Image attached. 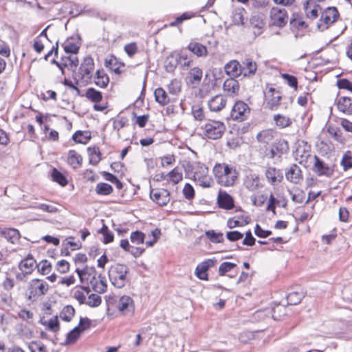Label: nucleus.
I'll list each match as a JSON object with an SVG mask.
<instances>
[{
	"mask_svg": "<svg viewBox=\"0 0 352 352\" xmlns=\"http://www.w3.org/2000/svg\"><path fill=\"white\" fill-rule=\"evenodd\" d=\"M184 170L187 177L203 188H210L214 184L212 177L208 175V168L202 163L188 162L184 166Z\"/></svg>",
	"mask_w": 352,
	"mask_h": 352,
	"instance_id": "1",
	"label": "nucleus"
},
{
	"mask_svg": "<svg viewBox=\"0 0 352 352\" xmlns=\"http://www.w3.org/2000/svg\"><path fill=\"white\" fill-rule=\"evenodd\" d=\"M212 172L217 184L224 187H232L238 180L239 172L231 164L217 163Z\"/></svg>",
	"mask_w": 352,
	"mask_h": 352,
	"instance_id": "2",
	"label": "nucleus"
},
{
	"mask_svg": "<svg viewBox=\"0 0 352 352\" xmlns=\"http://www.w3.org/2000/svg\"><path fill=\"white\" fill-rule=\"evenodd\" d=\"M129 268L125 265L116 263L111 265L108 271L110 282L116 288L124 287L129 281Z\"/></svg>",
	"mask_w": 352,
	"mask_h": 352,
	"instance_id": "3",
	"label": "nucleus"
},
{
	"mask_svg": "<svg viewBox=\"0 0 352 352\" xmlns=\"http://www.w3.org/2000/svg\"><path fill=\"white\" fill-rule=\"evenodd\" d=\"M94 69V59L90 56L85 57L74 78L76 84H78V82L82 84H88L91 82Z\"/></svg>",
	"mask_w": 352,
	"mask_h": 352,
	"instance_id": "4",
	"label": "nucleus"
},
{
	"mask_svg": "<svg viewBox=\"0 0 352 352\" xmlns=\"http://www.w3.org/2000/svg\"><path fill=\"white\" fill-rule=\"evenodd\" d=\"M204 135L211 140H217L222 137L226 131L223 122L217 120H209L203 127Z\"/></svg>",
	"mask_w": 352,
	"mask_h": 352,
	"instance_id": "5",
	"label": "nucleus"
},
{
	"mask_svg": "<svg viewBox=\"0 0 352 352\" xmlns=\"http://www.w3.org/2000/svg\"><path fill=\"white\" fill-rule=\"evenodd\" d=\"M29 289V299L35 300L47 294L49 290V285L45 281L36 278L31 281Z\"/></svg>",
	"mask_w": 352,
	"mask_h": 352,
	"instance_id": "6",
	"label": "nucleus"
},
{
	"mask_svg": "<svg viewBox=\"0 0 352 352\" xmlns=\"http://www.w3.org/2000/svg\"><path fill=\"white\" fill-rule=\"evenodd\" d=\"M339 16V13L336 8L329 7L323 12H321L320 23L318 27L320 30H324L333 23Z\"/></svg>",
	"mask_w": 352,
	"mask_h": 352,
	"instance_id": "7",
	"label": "nucleus"
},
{
	"mask_svg": "<svg viewBox=\"0 0 352 352\" xmlns=\"http://www.w3.org/2000/svg\"><path fill=\"white\" fill-rule=\"evenodd\" d=\"M287 12L285 9L273 7L270 11V24L277 27H283L287 23Z\"/></svg>",
	"mask_w": 352,
	"mask_h": 352,
	"instance_id": "8",
	"label": "nucleus"
},
{
	"mask_svg": "<svg viewBox=\"0 0 352 352\" xmlns=\"http://www.w3.org/2000/svg\"><path fill=\"white\" fill-rule=\"evenodd\" d=\"M117 308L124 316L133 315L135 311V303L131 296L124 295L119 298Z\"/></svg>",
	"mask_w": 352,
	"mask_h": 352,
	"instance_id": "9",
	"label": "nucleus"
},
{
	"mask_svg": "<svg viewBox=\"0 0 352 352\" xmlns=\"http://www.w3.org/2000/svg\"><path fill=\"white\" fill-rule=\"evenodd\" d=\"M250 113V108L247 104L242 101L236 102L232 107L231 117L239 121H243Z\"/></svg>",
	"mask_w": 352,
	"mask_h": 352,
	"instance_id": "10",
	"label": "nucleus"
},
{
	"mask_svg": "<svg viewBox=\"0 0 352 352\" xmlns=\"http://www.w3.org/2000/svg\"><path fill=\"white\" fill-rule=\"evenodd\" d=\"M150 197L151 200L160 206H166L170 201V192L168 190L152 189L150 192Z\"/></svg>",
	"mask_w": 352,
	"mask_h": 352,
	"instance_id": "11",
	"label": "nucleus"
},
{
	"mask_svg": "<svg viewBox=\"0 0 352 352\" xmlns=\"http://www.w3.org/2000/svg\"><path fill=\"white\" fill-rule=\"evenodd\" d=\"M243 185L249 191L256 192L263 187L259 177L256 173H247L243 179Z\"/></svg>",
	"mask_w": 352,
	"mask_h": 352,
	"instance_id": "12",
	"label": "nucleus"
},
{
	"mask_svg": "<svg viewBox=\"0 0 352 352\" xmlns=\"http://www.w3.org/2000/svg\"><path fill=\"white\" fill-rule=\"evenodd\" d=\"M81 283H87L91 284L97 277V272L94 267L86 266L84 269H76Z\"/></svg>",
	"mask_w": 352,
	"mask_h": 352,
	"instance_id": "13",
	"label": "nucleus"
},
{
	"mask_svg": "<svg viewBox=\"0 0 352 352\" xmlns=\"http://www.w3.org/2000/svg\"><path fill=\"white\" fill-rule=\"evenodd\" d=\"M265 97L267 100L266 107L272 111L276 110L281 99L280 93L276 91L274 88L270 87Z\"/></svg>",
	"mask_w": 352,
	"mask_h": 352,
	"instance_id": "14",
	"label": "nucleus"
},
{
	"mask_svg": "<svg viewBox=\"0 0 352 352\" xmlns=\"http://www.w3.org/2000/svg\"><path fill=\"white\" fill-rule=\"evenodd\" d=\"M303 8L307 17L309 19H316L319 13H321V7L314 0H307L303 4Z\"/></svg>",
	"mask_w": 352,
	"mask_h": 352,
	"instance_id": "15",
	"label": "nucleus"
},
{
	"mask_svg": "<svg viewBox=\"0 0 352 352\" xmlns=\"http://www.w3.org/2000/svg\"><path fill=\"white\" fill-rule=\"evenodd\" d=\"M217 200L220 208L228 210L234 207L232 197L224 190H219Z\"/></svg>",
	"mask_w": 352,
	"mask_h": 352,
	"instance_id": "16",
	"label": "nucleus"
},
{
	"mask_svg": "<svg viewBox=\"0 0 352 352\" xmlns=\"http://www.w3.org/2000/svg\"><path fill=\"white\" fill-rule=\"evenodd\" d=\"M265 176L268 182L272 186L280 183L283 179V173L280 169L269 166L265 172Z\"/></svg>",
	"mask_w": 352,
	"mask_h": 352,
	"instance_id": "17",
	"label": "nucleus"
},
{
	"mask_svg": "<svg viewBox=\"0 0 352 352\" xmlns=\"http://www.w3.org/2000/svg\"><path fill=\"white\" fill-rule=\"evenodd\" d=\"M286 179L294 184H299L303 179L302 171L300 167L296 164H292L289 170L285 173Z\"/></svg>",
	"mask_w": 352,
	"mask_h": 352,
	"instance_id": "18",
	"label": "nucleus"
},
{
	"mask_svg": "<svg viewBox=\"0 0 352 352\" xmlns=\"http://www.w3.org/2000/svg\"><path fill=\"white\" fill-rule=\"evenodd\" d=\"M215 264L212 259H207L199 264L195 269V275L201 280H208L207 271Z\"/></svg>",
	"mask_w": 352,
	"mask_h": 352,
	"instance_id": "19",
	"label": "nucleus"
},
{
	"mask_svg": "<svg viewBox=\"0 0 352 352\" xmlns=\"http://www.w3.org/2000/svg\"><path fill=\"white\" fill-rule=\"evenodd\" d=\"M203 76V71L198 67H194L188 72L186 80V82L196 87L199 85Z\"/></svg>",
	"mask_w": 352,
	"mask_h": 352,
	"instance_id": "20",
	"label": "nucleus"
},
{
	"mask_svg": "<svg viewBox=\"0 0 352 352\" xmlns=\"http://www.w3.org/2000/svg\"><path fill=\"white\" fill-rule=\"evenodd\" d=\"M241 76L250 77L255 74L257 70L256 62L250 58H246L241 63Z\"/></svg>",
	"mask_w": 352,
	"mask_h": 352,
	"instance_id": "21",
	"label": "nucleus"
},
{
	"mask_svg": "<svg viewBox=\"0 0 352 352\" xmlns=\"http://www.w3.org/2000/svg\"><path fill=\"white\" fill-rule=\"evenodd\" d=\"M36 267V260L30 254H28V256L19 264V268L21 272H24L25 273L30 274H32Z\"/></svg>",
	"mask_w": 352,
	"mask_h": 352,
	"instance_id": "22",
	"label": "nucleus"
},
{
	"mask_svg": "<svg viewBox=\"0 0 352 352\" xmlns=\"http://www.w3.org/2000/svg\"><path fill=\"white\" fill-rule=\"evenodd\" d=\"M208 104L210 111H219L225 107L226 99L222 95H217L208 101Z\"/></svg>",
	"mask_w": 352,
	"mask_h": 352,
	"instance_id": "23",
	"label": "nucleus"
},
{
	"mask_svg": "<svg viewBox=\"0 0 352 352\" xmlns=\"http://www.w3.org/2000/svg\"><path fill=\"white\" fill-rule=\"evenodd\" d=\"M338 110L346 115H352V98L342 96L338 98L337 102Z\"/></svg>",
	"mask_w": 352,
	"mask_h": 352,
	"instance_id": "24",
	"label": "nucleus"
},
{
	"mask_svg": "<svg viewBox=\"0 0 352 352\" xmlns=\"http://www.w3.org/2000/svg\"><path fill=\"white\" fill-rule=\"evenodd\" d=\"M225 72L232 78L241 76V63L235 60H230L225 65Z\"/></svg>",
	"mask_w": 352,
	"mask_h": 352,
	"instance_id": "25",
	"label": "nucleus"
},
{
	"mask_svg": "<svg viewBox=\"0 0 352 352\" xmlns=\"http://www.w3.org/2000/svg\"><path fill=\"white\" fill-rule=\"evenodd\" d=\"M64 50L67 54H77L80 48L79 38L71 37L63 44Z\"/></svg>",
	"mask_w": 352,
	"mask_h": 352,
	"instance_id": "26",
	"label": "nucleus"
},
{
	"mask_svg": "<svg viewBox=\"0 0 352 352\" xmlns=\"http://www.w3.org/2000/svg\"><path fill=\"white\" fill-rule=\"evenodd\" d=\"M188 50L198 57H206L208 55L207 47L197 42H190L187 47Z\"/></svg>",
	"mask_w": 352,
	"mask_h": 352,
	"instance_id": "27",
	"label": "nucleus"
},
{
	"mask_svg": "<svg viewBox=\"0 0 352 352\" xmlns=\"http://www.w3.org/2000/svg\"><path fill=\"white\" fill-rule=\"evenodd\" d=\"M109 82V78L105 71L103 69L97 70L94 76V83L96 85L100 88H105Z\"/></svg>",
	"mask_w": 352,
	"mask_h": 352,
	"instance_id": "28",
	"label": "nucleus"
},
{
	"mask_svg": "<svg viewBox=\"0 0 352 352\" xmlns=\"http://www.w3.org/2000/svg\"><path fill=\"white\" fill-rule=\"evenodd\" d=\"M82 158L74 150H70L68 153L67 162L74 169L78 168L82 164Z\"/></svg>",
	"mask_w": 352,
	"mask_h": 352,
	"instance_id": "29",
	"label": "nucleus"
},
{
	"mask_svg": "<svg viewBox=\"0 0 352 352\" xmlns=\"http://www.w3.org/2000/svg\"><path fill=\"white\" fill-rule=\"evenodd\" d=\"M315 163L314 167L316 171L319 175H327L329 176L331 174L332 170L330 168L327 166L318 157H314Z\"/></svg>",
	"mask_w": 352,
	"mask_h": 352,
	"instance_id": "30",
	"label": "nucleus"
},
{
	"mask_svg": "<svg viewBox=\"0 0 352 352\" xmlns=\"http://www.w3.org/2000/svg\"><path fill=\"white\" fill-rule=\"evenodd\" d=\"M90 285L93 290L99 294L104 293L107 288L106 280L101 275H99Z\"/></svg>",
	"mask_w": 352,
	"mask_h": 352,
	"instance_id": "31",
	"label": "nucleus"
},
{
	"mask_svg": "<svg viewBox=\"0 0 352 352\" xmlns=\"http://www.w3.org/2000/svg\"><path fill=\"white\" fill-rule=\"evenodd\" d=\"M154 96L156 102L162 106H165L170 102V98L166 91L162 87H158L155 90Z\"/></svg>",
	"mask_w": 352,
	"mask_h": 352,
	"instance_id": "32",
	"label": "nucleus"
},
{
	"mask_svg": "<svg viewBox=\"0 0 352 352\" xmlns=\"http://www.w3.org/2000/svg\"><path fill=\"white\" fill-rule=\"evenodd\" d=\"M87 152L89 157V163L96 166L101 160V153L98 146H94L87 148Z\"/></svg>",
	"mask_w": 352,
	"mask_h": 352,
	"instance_id": "33",
	"label": "nucleus"
},
{
	"mask_svg": "<svg viewBox=\"0 0 352 352\" xmlns=\"http://www.w3.org/2000/svg\"><path fill=\"white\" fill-rule=\"evenodd\" d=\"M274 137V131L272 129H265L256 135L257 140L262 144H269Z\"/></svg>",
	"mask_w": 352,
	"mask_h": 352,
	"instance_id": "34",
	"label": "nucleus"
},
{
	"mask_svg": "<svg viewBox=\"0 0 352 352\" xmlns=\"http://www.w3.org/2000/svg\"><path fill=\"white\" fill-rule=\"evenodd\" d=\"M272 146L278 152L279 157L283 154L287 153L289 148L288 142L284 139L276 140Z\"/></svg>",
	"mask_w": 352,
	"mask_h": 352,
	"instance_id": "35",
	"label": "nucleus"
},
{
	"mask_svg": "<svg viewBox=\"0 0 352 352\" xmlns=\"http://www.w3.org/2000/svg\"><path fill=\"white\" fill-rule=\"evenodd\" d=\"M90 289L89 287H82L81 290L75 291L74 296L80 305L87 304V298Z\"/></svg>",
	"mask_w": 352,
	"mask_h": 352,
	"instance_id": "36",
	"label": "nucleus"
},
{
	"mask_svg": "<svg viewBox=\"0 0 352 352\" xmlns=\"http://www.w3.org/2000/svg\"><path fill=\"white\" fill-rule=\"evenodd\" d=\"M72 139L77 143L86 144L91 139V135L88 131H78L74 133Z\"/></svg>",
	"mask_w": 352,
	"mask_h": 352,
	"instance_id": "37",
	"label": "nucleus"
},
{
	"mask_svg": "<svg viewBox=\"0 0 352 352\" xmlns=\"http://www.w3.org/2000/svg\"><path fill=\"white\" fill-rule=\"evenodd\" d=\"M113 187L104 182L98 183L95 188L96 193L98 195H109L113 192Z\"/></svg>",
	"mask_w": 352,
	"mask_h": 352,
	"instance_id": "38",
	"label": "nucleus"
},
{
	"mask_svg": "<svg viewBox=\"0 0 352 352\" xmlns=\"http://www.w3.org/2000/svg\"><path fill=\"white\" fill-rule=\"evenodd\" d=\"M3 234L8 241H10L12 243H16L20 238V233L19 230L14 228L6 229L3 232Z\"/></svg>",
	"mask_w": 352,
	"mask_h": 352,
	"instance_id": "39",
	"label": "nucleus"
},
{
	"mask_svg": "<svg viewBox=\"0 0 352 352\" xmlns=\"http://www.w3.org/2000/svg\"><path fill=\"white\" fill-rule=\"evenodd\" d=\"M274 120L276 126L281 129L287 127L292 124V120L289 118L280 114L275 115Z\"/></svg>",
	"mask_w": 352,
	"mask_h": 352,
	"instance_id": "40",
	"label": "nucleus"
},
{
	"mask_svg": "<svg viewBox=\"0 0 352 352\" xmlns=\"http://www.w3.org/2000/svg\"><path fill=\"white\" fill-rule=\"evenodd\" d=\"M179 64L178 58H177L176 55H170L168 56L165 61V68L166 72H173L176 69L177 66Z\"/></svg>",
	"mask_w": 352,
	"mask_h": 352,
	"instance_id": "41",
	"label": "nucleus"
},
{
	"mask_svg": "<svg viewBox=\"0 0 352 352\" xmlns=\"http://www.w3.org/2000/svg\"><path fill=\"white\" fill-rule=\"evenodd\" d=\"M86 97L91 101L97 103L102 100V93L94 88H89L85 94Z\"/></svg>",
	"mask_w": 352,
	"mask_h": 352,
	"instance_id": "42",
	"label": "nucleus"
},
{
	"mask_svg": "<svg viewBox=\"0 0 352 352\" xmlns=\"http://www.w3.org/2000/svg\"><path fill=\"white\" fill-rule=\"evenodd\" d=\"M304 298L302 292H294L289 293L287 296V303L291 305H296L300 303Z\"/></svg>",
	"mask_w": 352,
	"mask_h": 352,
	"instance_id": "43",
	"label": "nucleus"
},
{
	"mask_svg": "<svg viewBox=\"0 0 352 352\" xmlns=\"http://www.w3.org/2000/svg\"><path fill=\"white\" fill-rule=\"evenodd\" d=\"M51 177L54 182H57L62 186H65L67 184V180L66 177L56 168H54L52 170Z\"/></svg>",
	"mask_w": 352,
	"mask_h": 352,
	"instance_id": "44",
	"label": "nucleus"
},
{
	"mask_svg": "<svg viewBox=\"0 0 352 352\" xmlns=\"http://www.w3.org/2000/svg\"><path fill=\"white\" fill-rule=\"evenodd\" d=\"M182 179V173L179 171L178 168H175L168 173V182L173 184H178Z\"/></svg>",
	"mask_w": 352,
	"mask_h": 352,
	"instance_id": "45",
	"label": "nucleus"
},
{
	"mask_svg": "<svg viewBox=\"0 0 352 352\" xmlns=\"http://www.w3.org/2000/svg\"><path fill=\"white\" fill-rule=\"evenodd\" d=\"M75 313L74 307L71 305L65 306L60 312V317L62 320L69 322Z\"/></svg>",
	"mask_w": 352,
	"mask_h": 352,
	"instance_id": "46",
	"label": "nucleus"
},
{
	"mask_svg": "<svg viewBox=\"0 0 352 352\" xmlns=\"http://www.w3.org/2000/svg\"><path fill=\"white\" fill-rule=\"evenodd\" d=\"M245 10L244 8H239L234 10L232 14V20L236 25H243L244 24V14Z\"/></svg>",
	"mask_w": 352,
	"mask_h": 352,
	"instance_id": "47",
	"label": "nucleus"
},
{
	"mask_svg": "<svg viewBox=\"0 0 352 352\" xmlns=\"http://www.w3.org/2000/svg\"><path fill=\"white\" fill-rule=\"evenodd\" d=\"M43 325L46 326L47 329L52 332H57L59 331V322L57 316L50 318L48 321L41 322Z\"/></svg>",
	"mask_w": 352,
	"mask_h": 352,
	"instance_id": "48",
	"label": "nucleus"
},
{
	"mask_svg": "<svg viewBox=\"0 0 352 352\" xmlns=\"http://www.w3.org/2000/svg\"><path fill=\"white\" fill-rule=\"evenodd\" d=\"M28 349L30 352H47L45 345L39 341L30 342Z\"/></svg>",
	"mask_w": 352,
	"mask_h": 352,
	"instance_id": "49",
	"label": "nucleus"
},
{
	"mask_svg": "<svg viewBox=\"0 0 352 352\" xmlns=\"http://www.w3.org/2000/svg\"><path fill=\"white\" fill-rule=\"evenodd\" d=\"M87 305L89 306V307H98L100 304H101V302H102V300H101V297L98 295V294H89V295L87 296Z\"/></svg>",
	"mask_w": 352,
	"mask_h": 352,
	"instance_id": "50",
	"label": "nucleus"
},
{
	"mask_svg": "<svg viewBox=\"0 0 352 352\" xmlns=\"http://www.w3.org/2000/svg\"><path fill=\"white\" fill-rule=\"evenodd\" d=\"M80 333L81 331L78 329V327H74L67 333L65 340L66 344H72L75 342L80 337Z\"/></svg>",
	"mask_w": 352,
	"mask_h": 352,
	"instance_id": "51",
	"label": "nucleus"
},
{
	"mask_svg": "<svg viewBox=\"0 0 352 352\" xmlns=\"http://www.w3.org/2000/svg\"><path fill=\"white\" fill-rule=\"evenodd\" d=\"M103 235V243L107 244L110 242H112L113 240V234L112 232H111L108 227L105 225H103L102 228L99 231Z\"/></svg>",
	"mask_w": 352,
	"mask_h": 352,
	"instance_id": "52",
	"label": "nucleus"
},
{
	"mask_svg": "<svg viewBox=\"0 0 352 352\" xmlns=\"http://www.w3.org/2000/svg\"><path fill=\"white\" fill-rule=\"evenodd\" d=\"M206 235L212 243H221L223 241V234L221 232L208 230L206 232Z\"/></svg>",
	"mask_w": 352,
	"mask_h": 352,
	"instance_id": "53",
	"label": "nucleus"
},
{
	"mask_svg": "<svg viewBox=\"0 0 352 352\" xmlns=\"http://www.w3.org/2000/svg\"><path fill=\"white\" fill-rule=\"evenodd\" d=\"M341 165L344 170L352 168V156L351 151H348L344 154L341 160Z\"/></svg>",
	"mask_w": 352,
	"mask_h": 352,
	"instance_id": "54",
	"label": "nucleus"
},
{
	"mask_svg": "<svg viewBox=\"0 0 352 352\" xmlns=\"http://www.w3.org/2000/svg\"><path fill=\"white\" fill-rule=\"evenodd\" d=\"M36 267L38 271L43 275L48 274L52 270V265L47 260L41 261L38 265H36Z\"/></svg>",
	"mask_w": 352,
	"mask_h": 352,
	"instance_id": "55",
	"label": "nucleus"
},
{
	"mask_svg": "<svg viewBox=\"0 0 352 352\" xmlns=\"http://www.w3.org/2000/svg\"><path fill=\"white\" fill-rule=\"evenodd\" d=\"M144 234L140 231H135L131 234V241L136 245L142 244L144 241Z\"/></svg>",
	"mask_w": 352,
	"mask_h": 352,
	"instance_id": "56",
	"label": "nucleus"
},
{
	"mask_svg": "<svg viewBox=\"0 0 352 352\" xmlns=\"http://www.w3.org/2000/svg\"><path fill=\"white\" fill-rule=\"evenodd\" d=\"M18 316L22 320H24L30 324L32 322L34 314L30 311L23 309L18 312Z\"/></svg>",
	"mask_w": 352,
	"mask_h": 352,
	"instance_id": "57",
	"label": "nucleus"
},
{
	"mask_svg": "<svg viewBox=\"0 0 352 352\" xmlns=\"http://www.w3.org/2000/svg\"><path fill=\"white\" fill-rule=\"evenodd\" d=\"M168 89L170 94L177 95L181 91V82L177 79L172 80L168 86Z\"/></svg>",
	"mask_w": 352,
	"mask_h": 352,
	"instance_id": "58",
	"label": "nucleus"
},
{
	"mask_svg": "<svg viewBox=\"0 0 352 352\" xmlns=\"http://www.w3.org/2000/svg\"><path fill=\"white\" fill-rule=\"evenodd\" d=\"M236 267V264L231 262H223L219 267V274L224 276L227 272L231 271Z\"/></svg>",
	"mask_w": 352,
	"mask_h": 352,
	"instance_id": "59",
	"label": "nucleus"
},
{
	"mask_svg": "<svg viewBox=\"0 0 352 352\" xmlns=\"http://www.w3.org/2000/svg\"><path fill=\"white\" fill-rule=\"evenodd\" d=\"M183 194L186 199H192L195 197V190L192 186L188 183H186L183 189Z\"/></svg>",
	"mask_w": 352,
	"mask_h": 352,
	"instance_id": "60",
	"label": "nucleus"
},
{
	"mask_svg": "<svg viewBox=\"0 0 352 352\" xmlns=\"http://www.w3.org/2000/svg\"><path fill=\"white\" fill-rule=\"evenodd\" d=\"M282 78L286 81L287 84L291 87L297 89L298 87V80L297 78L294 76H292L287 74H283Z\"/></svg>",
	"mask_w": 352,
	"mask_h": 352,
	"instance_id": "61",
	"label": "nucleus"
},
{
	"mask_svg": "<svg viewBox=\"0 0 352 352\" xmlns=\"http://www.w3.org/2000/svg\"><path fill=\"white\" fill-rule=\"evenodd\" d=\"M337 85L339 89H346L352 92V80L341 78L338 80Z\"/></svg>",
	"mask_w": 352,
	"mask_h": 352,
	"instance_id": "62",
	"label": "nucleus"
},
{
	"mask_svg": "<svg viewBox=\"0 0 352 352\" xmlns=\"http://www.w3.org/2000/svg\"><path fill=\"white\" fill-rule=\"evenodd\" d=\"M225 89L231 91L232 93H235L238 90L239 85L237 81L234 79L227 80L223 84Z\"/></svg>",
	"mask_w": 352,
	"mask_h": 352,
	"instance_id": "63",
	"label": "nucleus"
},
{
	"mask_svg": "<svg viewBox=\"0 0 352 352\" xmlns=\"http://www.w3.org/2000/svg\"><path fill=\"white\" fill-rule=\"evenodd\" d=\"M329 133L333 136L335 140L340 143H343L344 138L342 136V132L339 129L331 128L329 130Z\"/></svg>",
	"mask_w": 352,
	"mask_h": 352,
	"instance_id": "64",
	"label": "nucleus"
}]
</instances>
